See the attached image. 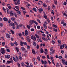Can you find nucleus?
Listing matches in <instances>:
<instances>
[{
  "mask_svg": "<svg viewBox=\"0 0 67 67\" xmlns=\"http://www.w3.org/2000/svg\"><path fill=\"white\" fill-rule=\"evenodd\" d=\"M25 36H27L29 34V32H28V31H27V30H26L25 31Z\"/></svg>",
  "mask_w": 67,
  "mask_h": 67,
  "instance_id": "nucleus-9",
  "label": "nucleus"
},
{
  "mask_svg": "<svg viewBox=\"0 0 67 67\" xmlns=\"http://www.w3.org/2000/svg\"><path fill=\"white\" fill-rule=\"evenodd\" d=\"M3 20L4 21H8V19L4 17L3 18Z\"/></svg>",
  "mask_w": 67,
  "mask_h": 67,
  "instance_id": "nucleus-23",
  "label": "nucleus"
},
{
  "mask_svg": "<svg viewBox=\"0 0 67 67\" xmlns=\"http://www.w3.org/2000/svg\"><path fill=\"white\" fill-rule=\"evenodd\" d=\"M23 44L24 45H27V43H26V42H23Z\"/></svg>",
  "mask_w": 67,
  "mask_h": 67,
  "instance_id": "nucleus-26",
  "label": "nucleus"
},
{
  "mask_svg": "<svg viewBox=\"0 0 67 67\" xmlns=\"http://www.w3.org/2000/svg\"><path fill=\"white\" fill-rule=\"evenodd\" d=\"M35 36H36V38H40V36H39L37 35L36 34L35 35Z\"/></svg>",
  "mask_w": 67,
  "mask_h": 67,
  "instance_id": "nucleus-22",
  "label": "nucleus"
},
{
  "mask_svg": "<svg viewBox=\"0 0 67 67\" xmlns=\"http://www.w3.org/2000/svg\"><path fill=\"white\" fill-rule=\"evenodd\" d=\"M43 25L44 27V29H45L46 30L47 29V27L46 26V25H45V24H43Z\"/></svg>",
  "mask_w": 67,
  "mask_h": 67,
  "instance_id": "nucleus-18",
  "label": "nucleus"
},
{
  "mask_svg": "<svg viewBox=\"0 0 67 67\" xmlns=\"http://www.w3.org/2000/svg\"><path fill=\"white\" fill-rule=\"evenodd\" d=\"M10 15L11 16H13L14 15V14H13V12H11L10 13Z\"/></svg>",
  "mask_w": 67,
  "mask_h": 67,
  "instance_id": "nucleus-19",
  "label": "nucleus"
},
{
  "mask_svg": "<svg viewBox=\"0 0 67 67\" xmlns=\"http://www.w3.org/2000/svg\"><path fill=\"white\" fill-rule=\"evenodd\" d=\"M15 57H16V59L15 58V57H13V60H14L16 62V61H17V60H18L19 58H18V57L17 56H16Z\"/></svg>",
  "mask_w": 67,
  "mask_h": 67,
  "instance_id": "nucleus-1",
  "label": "nucleus"
},
{
  "mask_svg": "<svg viewBox=\"0 0 67 67\" xmlns=\"http://www.w3.org/2000/svg\"><path fill=\"white\" fill-rule=\"evenodd\" d=\"M25 49V48L23 47H21L20 50L22 51H24Z\"/></svg>",
  "mask_w": 67,
  "mask_h": 67,
  "instance_id": "nucleus-12",
  "label": "nucleus"
},
{
  "mask_svg": "<svg viewBox=\"0 0 67 67\" xmlns=\"http://www.w3.org/2000/svg\"><path fill=\"white\" fill-rule=\"evenodd\" d=\"M34 22V20H32L30 21V23L31 24H33V23Z\"/></svg>",
  "mask_w": 67,
  "mask_h": 67,
  "instance_id": "nucleus-21",
  "label": "nucleus"
},
{
  "mask_svg": "<svg viewBox=\"0 0 67 67\" xmlns=\"http://www.w3.org/2000/svg\"><path fill=\"white\" fill-rule=\"evenodd\" d=\"M44 64L45 65H46V64H47V62L45 60H44Z\"/></svg>",
  "mask_w": 67,
  "mask_h": 67,
  "instance_id": "nucleus-42",
  "label": "nucleus"
},
{
  "mask_svg": "<svg viewBox=\"0 0 67 67\" xmlns=\"http://www.w3.org/2000/svg\"><path fill=\"white\" fill-rule=\"evenodd\" d=\"M26 40L29 42H30V36H28L26 37Z\"/></svg>",
  "mask_w": 67,
  "mask_h": 67,
  "instance_id": "nucleus-4",
  "label": "nucleus"
},
{
  "mask_svg": "<svg viewBox=\"0 0 67 67\" xmlns=\"http://www.w3.org/2000/svg\"><path fill=\"white\" fill-rule=\"evenodd\" d=\"M7 12L8 14H9V9L8 8L7 9Z\"/></svg>",
  "mask_w": 67,
  "mask_h": 67,
  "instance_id": "nucleus-41",
  "label": "nucleus"
},
{
  "mask_svg": "<svg viewBox=\"0 0 67 67\" xmlns=\"http://www.w3.org/2000/svg\"><path fill=\"white\" fill-rule=\"evenodd\" d=\"M31 38L33 40H34V41H36V38L35 36H32L31 37Z\"/></svg>",
  "mask_w": 67,
  "mask_h": 67,
  "instance_id": "nucleus-3",
  "label": "nucleus"
},
{
  "mask_svg": "<svg viewBox=\"0 0 67 67\" xmlns=\"http://www.w3.org/2000/svg\"><path fill=\"white\" fill-rule=\"evenodd\" d=\"M32 10H33V11H35V12H36L37 11L36 9L35 8H34L32 9Z\"/></svg>",
  "mask_w": 67,
  "mask_h": 67,
  "instance_id": "nucleus-39",
  "label": "nucleus"
},
{
  "mask_svg": "<svg viewBox=\"0 0 67 67\" xmlns=\"http://www.w3.org/2000/svg\"><path fill=\"white\" fill-rule=\"evenodd\" d=\"M15 44L16 46H17V45H18V43L16 42L15 41Z\"/></svg>",
  "mask_w": 67,
  "mask_h": 67,
  "instance_id": "nucleus-57",
  "label": "nucleus"
},
{
  "mask_svg": "<svg viewBox=\"0 0 67 67\" xmlns=\"http://www.w3.org/2000/svg\"><path fill=\"white\" fill-rule=\"evenodd\" d=\"M53 26L54 27H55V28H57V26L55 25H53Z\"/></svg>",
  "mask_w": 67,
  "mask_h": 67,
  "instance_id": "nucleus-54",
  "label": "nucleus"
},
{
  "mask_svg": "<svg viewBox=\"0 0 67 67\" xmlns=\"http://www.w3.org/2000/svg\"><path fill=\"white\" fill-rule=\"evenodd\" d=\"M38 10L39 12H42V11H43V9L41 8H39L38 9Z\"/></svg>",
  "mask_w": 67,
  "mask_h": 67,
  "instance_id": "nucleus-20",
  "label": "nucleus"
},
{
  "mask_svg": "<svg viewBox=\"0 0 67 67\" xmlns=\"http://www.w3.org/2000/svg\"><path fill=\"white\" fill-rule=\"evenodd\" d=\"M37 59L39 60V61H40L41 60V59H40V57H37Z\"/></svg>",
  "mask_w": 67,
  "mask_h": 67,
  "instance_id": "nucleus-35",
  "label": "nucleus"
},
{
  "mask_svg": "<svg viewBox=\"0 0 67 67\" xmlns=\"http://www.w3.org/2000/svg\"><path fill=\"white\" fill-rule=\"evenodd\" d=\"M27 47L28 49H30V47L29 46H27Z\"/></svg>",
  "mask_w": 67,
  "mask_h": 67,
  "instance_id": "nucleus-48",
  "label": "nucleus"
},
{
  "mask_svg": "<svg viewBox=\"0 0 67 67\" xmlns=\"http://www.w3.org/2000/svg\"><path fill=\"white\" fill-rule=\"evenodd\" d=\"M61 35L62 36H64L65 35V32L63 31H62L61 33Z\"/></svg>",
  "mask_w": 67,
  "mask_h": 67,
  "instance_id": "nucleus-15",
  "label": "nucleus"
},
{
  "mask_svg": "<svg viewBox=\"0 0 67 67\" xmlns=\"http://www.w3.org/2000/svg\"><path fill=\"white\" fill-rule=\"evenodd\" d=\"M1 53L3 54L4 53H5V50H4V51H2L1 52Z\"/></svg>",
  "mask_w": 67,
  "mask_h": 67,
  "instance_id": "nucleus-43",
  "label": "nucleus"
},
{
  "mask_svg": "<svg viewBox=\"0 0 67 67\" xmlns=\"http://www.w3.org/2000/svg\"><path fill=\"white\" fill-rule=\"evenodd\" d=\"M31 31L32 32H33V31H34V29L33 28H32L31 29Z\"/></svg>",
  "mask_w": 67,
  "mask_h": 67,
  "instance_id": "nucleus-47",
  "label": "nucleus"
},
{
  "mask_svg": "<svg viewBox=\"0 0 67 67\" xmlns=\"http://www.w3.org/2000/svg\"><path fill=\"white\" fill-rule=\"evenodd\" d=\"M57 1H55L54 2V4H57Z\"/></svg>",
  "mask_w": 67,
  "mask_h": 67,
  "instance_id": "nucleus-44",
  "label": "nucleus"
},
{
  "mask_svg": "<svg viewBox=\"0 0 67 67\" xmlns=\"http://www.w3.org/2000/svg\"><path fill=\"white\" fill-rule=\"evenodd\" d=\"M66 23H64L63 24V26H66Z\"/></svg>",
  "mask_w": 67,
  "mask_h": 67,
  "instance_id": "nucleus-60",
  "label": "nucleus"
},
{
  "mask_svg": "<svg viewBox=\"0 0 67 67\" xmlns=\"http://www.w3.org/2000/svg\"><path fill=\"white\" fill-rule=\"evenodd\" d=\"M6 36L7 38H9L10 37V35L8 34H6Z\"/></svg>",
  "mask_w": 67,
  "mask_h": 67,
  "instance_id": "nucleus-8",
  "label": "nucleus"
},
{
  "mask_svg": "<svg viewBox=\"0 0 67 67\" xmlns=\"http://www.w3.org/2000/svg\"><path fill=\"white\" fill-rule=\"evenodd\" d=\"M5 56V58H7L8 59H9V58H10V56L9 55H6Z\"/></svg>",
  "mask_w": 67,
  "mask_h": 67,
  "instance_id": "nucleus-5",
  "label": "nucleus"
},
{
  "mask_svg": "<svg viewBox=\"0 0 67 67\" xmlns=\"http://www.w3.org/2000/svg\"><path fill=\"white\" fill-rule=\"evenodd\" d=\"M53 30H54V31L55 32H57V29L55 28H54L53 29Z\"/></svg>",
  "mask_w": 67,
  "mask_h": 67,
  "instance_id": "nucleus-33",
  "label": "nucleus"
},
{
  "mask_svg": "<svg viewBox=\"0 0 67 67\" xmlns=\"http://www.w3.org/2000/svg\"><path fill=\"white\" fill-rule=\"evenodd\" d=\"M43 6L44 8H46L47 7V5L43 4Z\"/></svg>",
  "mask_w": 67,
  "mask_h": 67,
  "instance_id": "nucleus-30",
  "label": "nucleus"
},
{
  "mask_svg": "<svg viewBox=\"0 0 67 67\" xmlns=\"http://www.w3.org/2000/svg\"><path fill=\"white\" fill-rule=\"evenodd\" d=\"M14 23H13V22L10 23L9 24L10 26H14Z\"/></svg>",
  "mask_w": 67,
  "mask_h": 67,
  "instance_id": "nucleus-10",
  "label": "nucleus"
},
{
  "mask_svg": "<svg viewBox=\"0 0 67 67\" xmlns=\"http://www.w3.org/2000/svg\"><path fill=\"white\" fill-rule=\"evenodd\" d=\"M52 8L53 9H55V6L54 5H52Z\"/></svg>",
  "mask_w": 67,
  "mask_h": 67,
  "instance_id": "nucleus-61",
  "label": "nucleus"
},
{
  "mask_svg": "<svg viewBox=\"0 0 67 67\" xmlns=\"http://www.w3.org/2000/svg\"><path fill=\"white\" fill-rule=\"evenodd\" d=\"M21 66H23V67L24 66V63L23 62H22L21 63Z\"/></svg>",
  "mask_w": 67,
  "mask_h": 67,
  "instance_id": "nucleus-37",
  "label": "nucleus"
},
{
  "mask_svg": "<svg viewBox=\"0 0 67 67\" xmlns=\"http://www.w3.org/2000/svg\"><path fill=\"white\" fill-rule=\"evenodd\" d=\"M51 13H52V14H54V11L53 10H52Z\"/></svg>",
  "mask_w": 67,
  "mask_h": 67,
  "instance_id": "nucleus-51",
  "label": "nucleus"
},
{
  "mask_svg": "<svg viewBox=\"0 0 67 67\" xmlns=\"http://www.w3.org/2000/svg\"><path fill=\"white\" fill-rule=\"evenodd\" d=\"M32 52L33 54H35L36 53V52H35V50H34L33 49H32Z\"/></svg>",
  "mask_w": 67,
  "mask_h": 67,
  "instance_id": "nucleus-11",
  "label": "nucleus"
},
{
  "mask_svg": "<svg viewBox=\"0 0 67 67\" xmlns=\"http://www.w3.org/2000/svg\"><path fill=\"white\" fill-rule=\"evenodd\" d=\"M21 8L22 10H25V8L23 7H21Z\"/></svg>",
  "mask_w": 67,
  "mask_h": 67,
  "instance_id": "nucleus-56",
  "label": "nucleus"
},
{
  "mask_svg": "<svg viewBox=\"0 0 67 67\" xmlns=\"http://www.w3.org/2000/svg\"><path fill=\"white\" fill-rule=\"evenodd\" d=\"M44 67H48V66L46 65H45V64H44Z\"/></svg>",
  "mask_w": 67,
  "mask_h": 67,
  "instance_id": "nucleus-64",
  "label": "nucleus"
},
{
  "mask_svg": "<svg viewBox=\"0 0 67 67\" xmlns=\"http://www.w3.org/2000/svg\"><path fill=\"white\" fill-rule=\"evenodd\" d=\"M47 37L48 39V40H49V41H50L51 40V39L49 38V37L48 36V35H47Z\"/></svg>",
  "mask_w": 67,
  "mask_h": 67,
  "instance_id": "nucleus-45",
  "label": "nucleus"
},
{
  "mask_svg": "<svg viewBox=\"0 0 67 67\" xmlns=\"http://www.w3.org/2000/svg\"><path fill=\"white\" fill-rule=\"evenodd\" d=\"M43 17H44V18H45V19H47V16H46V15H44L43 16Z\"/></svg>",
  "mask_w": 67,
  "mask_h": 67,
  "instance_id": "nucleus-28",
  "label": "nucleus"
},
{
  "mask_svg": "<svg viewBox=\"0 0 67 67\" xmlns=\"http://www.w3.org/2000/svg\"><path fill=\"white\" fill-rule=\"evenodd\" d=\"M20 42L21 46H23V42H22V41H20Z\"/></svg>",
  "mask_w": 67,
  "mask_h": 67,
  "instance_id": "nucleus-13",
  "label": "nucleus"
},
{
  "mask_svg": "<svg viewBox=\"0 0 67 67\" xmlns=\"http://www.w3.org/2000/svg\"><path fill=\"white\" fill-rule=\"evenodd\" d=\"M47 20L48 22L49 23H50V21H49V19L48 18L47 19Z\"/></svg>",
  "mask_w": 67,
  "mask_h": 67,
  "instance_id": "nucleus-55",
  "label": "nucleus"
},
{
  "mask_svg": "<svg viewBox=\"0 0 67 67\" xmlns=\"http://www.w3.org/2000/svg\"><path fill=\"white\" fill-rule=\"evenodd\" d=\"M16 50L17 52H19V48H16Z\"/></svg>",
  "mask_w": 67,
  "mask_h": 67,
  "instance_id": "nucleus-34",
  "label": "nucleus"
},
{
  "mask_svg": "<svg viewBox=\"0 0 67 67\" xmlns=\"http://www.w3.org/2000/svg\"><path fill=\"white\" fill-rule=\"evenodd\" d=\"M61 24H63L64 23V20H62L61 21Z\"/></svg>",
  "mask_w": 67,
  "mask_h": 67,
  "instance_id": "nucleus-40",
  "label": "nucleus"
},
{
  "mask_svg": "<svg viewBox=\"0 0 67 67\" xmlns=\"http://www.w3.org/2000/svg\"><path fill=\"white\" fill-rule=\"evenodd\" d=\"M63 16H67V14H66L65 13L63 14Z\"/></svg>",
  "mask_w": 67,
  "mask_h": 67,
  "instance_id": "nucleus-58",
  "label": "nucleus"
},
{
  "mask_svg": "<svg viewBox=\"0 0 67 67\" xmlns=\"http://www.w3.org/2000/svg\"><path fill=\"white\" fill-rule=\"evenodd\" d=\"M11 19L12 21H14V20H15V18H12Z\"/></svg>",
  "mask_w": 67,
  "mask_h": 67,
  "instance_id": "nucleus-62",
  "label": "nucleus"
},
{
  "mask_svg": "<svg viewBox=\"0 0 67 67\" xmlns=\"http://www.w3.org/2000/svg\"><path fill=\"white\" fill-rule=\"evenodd\" d=\"M37 27L38 29H40V28L41 27L39 26H37Z\"/></svg>",
  "mask_w": 67,
  "mask_h": 67,
  "instance_id": "nucleus-49",
  "label": "nucleus"
},
{
  "mask_svg": "<svg viewBox=\"0 0 67 67\" xmlns=\"http://www.w3.org/2000/svg\"><path fill=\"white\" fill-rule=\"evenodd\" d=\"M10 31L12 33V34H14V31H12V30H10Z\"/></svg>",
  "mask_w": 67,
  "mask_h": 67,
  "instance_id": "nucleus-52",
  "label": "nucleus"
},
{
  "mask_svg": "<svg viewBox=\"0 0 67 67\" xmlns=\"http://www.w3.org/2000/svg\"><path fill=\"white\" fill-rule=\"evenodd\" d=\"M62 62L64 64H65V60L64 59H62Z\"/></svg>",
  "mask_w": 67,
  "mask_h": 67,
  "instance_id": "nucleus-14",
  "label": "nucleus"
},
{
  "mask_svg": "<svg viewBox=\"0 0 67 67\" xmlns=\"http://www.w3.org/2000/svg\"><path fill=\"white\" fill-rule=\"evenodd\" d=\"M3 10H4V11L5 12H6V9H5L3 7Z\"/></svg>",
  "mask_w": 67,
  "mask_h": 67,
  "instance_id": "nucleus-31",
  "label": "nucleus"
},
{
  "mask_svg": "<svg viewBox=\"0 0 67 67\" xmlns=\"http://www.w3.org/2000/svg\"><path fill=\"white\" fill-rule=\"evenodd\" d=\"M34 23L35 24H36V25H37V24H38V23H37L36 21H34Z\"/></svg>",
  "mask_w": 67,
  "mask_h": 67,
  "instance_id": "nucleus-63",
  "label": "nucleus"
},
{
  "mask_svg": "<svg viewBox=\"0 0 67 67\" xmlns=\"http://www.w3.org/2000/svg\"><path fill=\"white\" fill-rule=\"evenodd\" d=\"M20 2V0H18L16 2L14 3V4H15V5H18V4H19Z\"/></svg>",
  "mask_w": 67,
  "mask_h": 67,
  "instance_id": "nucleus-2",
  "label": "nucleus"
},
{
  "mask_svg": "<svg viewBox=\"0 0 67 67\" xmlns=\"http://www.w3.org/2000/svg\"><path fill=\"white\" fill-rule=\"evenodd\" d=\"M1 50L2 51H5V49H4V48H1Z\"/></svg>",
  "mask_w": 67,
  "mask_h": 67,
  "instance_id": "nucleus-32",
  "label": "nucleus"
},
{
  "mask_svg": "<svg viewBox=\"0 0 67 67\" xmlns=\"http://www.w3.org/2000/svg\"><path fill=\"white\" fill-rule=\"evenodd\" d=\"M58 58L59 59H62V56H60L58 57Z\"/></svg>",
  "mask_w": 67,
  "mask_h": 67,
  "instance_id": "nucleus-59",
  "label": "nucleus"
},
{
  "mask_svg": "<svg viewBox=\"0 0 67 67\" xmlns=\"http://www.w3.org/2000/svg\"><path fill=\"white\" fill-rule=\"evenodd\" d=\"M66 0V2H64L63 3L64 5H66V4H67V0Z\"/></svg>",
  "mask_w": 67,
  "mask_h": 67,
  "instance_id": "nucleus-24",
  "label": "nucleus"
},
{
  "mask_svg": "<svg viewBox=\"0 0 67 67\" xmlns=\"http://www.w3.org/2000/svg\"><path fill=\"white\" fill-rule=\"evenodd\" d=\"M42 38L44 41H48V39L47 38L44 37H42Z\"/></svg>",
  "mask_w": 67,
  "mask_h": 67,
  "instance_id": "nucleus-6",
  "label": "nucleus"
},
{
  "mask_svg": "<svg viewBox=\"0 0 67 67\" xmlns=\"http://www.w3.org/2000/svg\"><path fill=\"white\" fill-rule=\"evenodd\" d=\"M33 44L34 46H36V43L35 42V41H34L33 42Z\"/></svg>",
  "mask_w": 67,
  "mask_h": 67,
  "instance_id": "nucleus-16",
  "label": "nucleus"
},
{
  "mask_svg": "<svg viewBox=\"0 0 67 67\" xmlns=\"http://www.w3.org/2000/svg\"><path fill=\"white\" fill-rule=\"evenodd\" d=\"M19 58L20 60H21L22 59V57H21V55H20L19 56Z\"/></svg>",
  "mask_w": 67,
  "mask_h": 67,
  "instance_id": "nucleus-25",
  "label": "nucleus"
},
{
  "mask_svg": "<svg viewBox=\"0 0 67 67\" xmlns=\"http://www.w3.org/2000/svg\"><path fill=\"white\" fill-rule=\"evenodd\" d=\"M10 44L12 46H13V45H14V44H13V43H12L11 42L10 43Z\"/></svg>",
  "mask_w": 67,
  "mask_h": 67,
  "instance_id": "nucleus-50",
  "label": "nucleus"
},
{
  "mask_svg": "<svg viewBox=\"0 0 67 67\" xmlns=\"http://www.w3.org/2000/svg\"><path fill=\"white\" fill-rule=\"evenodd\" d=\"M37 33H38V35H40L41 34V33H40V31H37Z\"/></svg>",
  "mask_w": 67,
  "mask_h": 67,
  "instance_id": "nucleus-27",
  "label": "nucleus"
},
{
  "mask_svg": "<svg viewBox=\"0 0 67 67\" xmlns=\"http://www.w3.org/2000/svg\"><path fill=\"white\" fill-rule=\"evenodd\" d=\"M37 41L38 42H42V39L40 38L37 39Z\"/></svg>",
  "mask_w": 67,
  "mask_h": 67,
  "instance_id": "nucleus-7",
  "label": "nucleus"
},
{
  "mask_svg": "<svg viewBox=\"0 0 67 67\" xmlns=\"http://www.w3.org/2000/svg\"><path fill=\"white\" fill-rule=\"evenodd\" d=\"M15 7L16 9H18V10H19V6H15Z\"/></svg>",
  "mask_w": 67,
  "mask_h": 67,
  "instance_id": "nucleus-29",
  "label": "nucleus"
},
{
  "mask_svg": "<svg viewBox=\"0 0 67 67\" xmlns=\"http://www.w3.org/2000/svg\"><path fill=\"white\" fill-rule=\"evenodd\" d=\"M58 42L59 44H61V41H60V40H58Z\"/></svg>",
  "mask_w": 67,
  "mask_h": 67,
  "instance_id": "nucleus-36",
  "label": "nucleus"
},
{
  "mask_svg": "<svg viewBox=\"0 0 67 67\" xmlns=\"http://www.w3.org/2000/svg\"><path fill=\"white\" fill-rule=\"evenodd\" d=\"M54 59H53L52 60V62L53 63V64L54 65H55V63H54Z\"/></svg>",
  "mask_w": 67,
  "mask_h": 67,
  "instance_id": "nucleus-46",
  "label": "nucleus"
},
{
  "mask_svg": "<svg viewBox=\"0 0 67 67\" xmlns=\"http://www.w3.org/2000/svg\"><path fill=\"white\" fill-rule=\"evenodd\" d=\"M54 49H53V48L52 47H51L50 48V50L52 52V51Z\"/></svg>",
  "mask_w": 67,
  "mask_h": 67,
  "instance_id": "nucleus-38",
  "label": "nucleus"
},
{
  "mask_svg": "<svg viewBox=\"0 0 67 67\" xmlns=\"http://www.w3.org/2000/svg\"><path fill=\"white\" fill-rule=\"evenodd\" d=\"M40 53H42V54H43V53H44V50L43 49L41 48L40 50Z\"/></svg>",
  "mask_w": 67,
  "mask_h": 67,
  "instance_id": "nucleus-17",
  "label": "nucleus"
},
{
  "mask_svg": "<svg viewBox=\"0 0 67 67\" xmlns=\"http://www.w3.org/2000/svg\"><path fill=\"white\" fill-rule=\"evenodd\" d=\"M8 9H12V7L11 6H8Z\"/></svg>",
  "mask_w": 67,
  "mask_h": 67,
  "instance_id": "nucleus-53",
  "label": "nucleus"
}]
</instances>
